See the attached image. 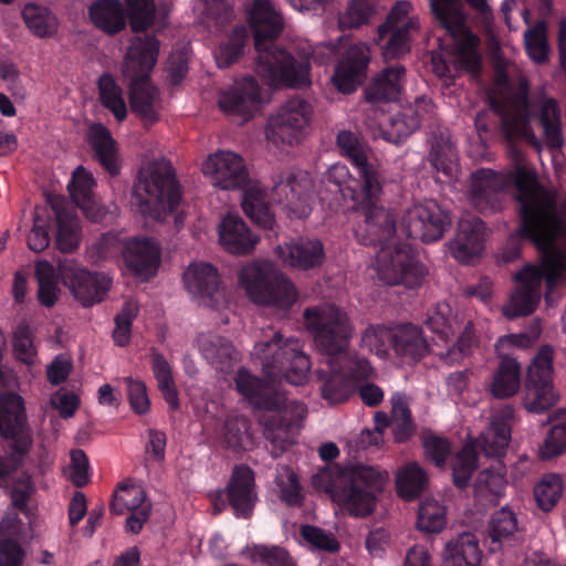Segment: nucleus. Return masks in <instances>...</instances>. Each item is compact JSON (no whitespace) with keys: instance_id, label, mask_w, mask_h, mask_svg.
Masks as SVG:
<instances>
[{"instance_id":"obj_1","label":"nucleus","mask_w":566,"mask_h":566,"mask_svg":"<svg viewBox=\"0 0 566 566\" xmlns=\"http://www.w3.org/2000/svg\"><path fill=\"white\" fill-rule=\"evenodd\" d=\"M510 154L514 170L509 175L485 168L472 172L468 189L471 205L482 213L500 210L501 192L512 182L522 219L515 237L533 239L539 245L555 235L566 237V201H555L538 186L520 149L512 145Z\"/></svg>"},{"instance_id":"obj_2","label":"nucleus","mask_w":566,"mask_h":566,"mask_svg":"<svg viewBox=\"0 0 566 566\" xmlns=\"http://www.w3.org/2000/svg\"><path fill=\"white\" fill-rule=\"evenodd\" d=\"M510 62L502 59L497 50L494 52L495 78L489 93V102L493 112L500 116L502 134L509 142L524 139L539 147L531 118L535 116L543 129L545 143L551 148L563 145L560 111L555 98L548 96L543 87L528 95V84L521 80L517 90L509 85Z\"/></svg>"},{"instance_id":"obj_3","label":"nucleus","mask_w":566,"mask_h":566,"mask_svg":"<svg viewBox=\"0 0 566 566\" xmlns=\"http://www.w3.org/2000/svg\"><path fill=\"white\" fill-rule=\"evenodd\" d=\"M252 355L262 366L268 381L264 382L247 369H241L235 377V387L258 408L272 409L279 403V398L272 397V381L284 378L287 382L298 386L307 379L310 358L303 353L302 345L296 338L283 339L276 332L270 340L259 342Z\"/></svg>"},{"instance_id":"obj_4","label":"nucleus","mask_w":566,"mask_h":566,"mask_svg":"<svg viewBox=\"0 0 566 566\" xmlns=\"http://www.w3.org/2000/svg\"><path fill=\"white\" fill-rule=\"evenodd\" d=\"M258 56L255 72L271 86L301 87L310 84V62L294 60L276 48L273 39L283 28V19L271 0H255L249 11Z\"/></svg>"},{"instance_id":"obj_5","label":"nucleus","mask_w":566,"mask_h":566,"mask_svg":"<svg viewBox=\"0 0 566 566\" xmlns=\"http://www.w3.org/2000/svg\"><path fill=\"white\" fill-rule=\"evenodd\" d=\"M541 251L542 258L537 264H526L514 274L515 286L510 293L501 312L507 319L531 315L542 298L543 282L546 286V297L558 285L566 281V250L553 247L557 240L566 242V237L555 235L543 244L530 239Z\"/></svg>"},{"instance_id":"obj_6","label":"nucleus","mask_w":566,"mask_h":566,"mask_svg":"<svg viewBox=\"0 0 566 566\" xmlns=\"http://www.w3.org/2000/svg\"><path fill=\"white\" fill-rule=\"evenodd\" d=\"M388 478L386 471L371 465H328L313 475L312 484L328 493L350 515L363 517L375 510V491H381Z\"/></svg>"},{"instance_id":"obj_7","label":"nucleus","mask_w":566,"mask_h":566,"mask_svg":"<svg viewBox=\"0 0 566 566\" xmlns=\"http://www.w3.org/2000/svg\"><path fill=\"white\" fill-rule=\"evenodd\" d=\"M159 42L150 35L136 36L125 56L123 74L130 80L129 104L145 124L159 119L163 101L159 91L149 82V73L157 62Z\"/></svg>"},{"instance_id":"obj_8","label":"nucleus","mask_w":566,"mask_h":566,"mask_svg":"<svg viewBox=\"0 0 566 566\" xmlns=\"http://www.w3.org/2000/svg\"><path fill=\"white\" fill-rule=\"evenodd\" d=\"M180 200L179 186L171 163L154 158L144 163L133 186L132 206L145 219L164 221Z\"/></svg>"},{"instance_id":"obj_9","label":"nucleus","mask_w":566,"mask_h":566,"mask_svg":"<svg viewBox=\"0 0 566 566\" xmlns=\"http://www.w3.org/2000/svg\"><path fill=\"white\" fill-rule=\"evenodd\" d=\"M240 286L258 305L287 312L298 300L294 283L269 262H254L243 266L238 275Z\"/></svg>"},{"instance_id":"obj_10","label":"nucleus","mask_w":566,"mask_h":566,"mask_svg":"<svg viewBox=\"0 0 566 566\" xmlns=\"http://www.w3.org/2000/svg\"><path fill=\"white\" fill-rule=\"evenodd\" d=\"M349 190L354 209L364 216V223L356 231L358 240L363 244L380 247L395 242L397 217L380 205L381 177Z\"/></svg>"},{"instance_id":"obj_11","label":"nucleus","mask_w":566,"mask_h":566,"mask_svg":"<svg viewBox=\"0 0 566 566\" xmlns=\"http://www.w3.org/2000/svg\"><path fill=\"white\" fill-rule=\"evenodd\" d=\"M306 329L318 350L332 358L344 353L354 334L348 314L334 304H319L303 313Z\"/></svg>"},{"instance_id":"obj_12","label":"nucleus","mask_w":566,"mask_h":566,"mask_svg":"<svg viewBox=\"0 0 566 566\" xmlns=\"http://www.w3.org/2000/svg\"><path fill=\"white\" fill-rule=\"evenodd\" d=\"M371 374L369 361L358 355H347L344 352L325 358L324 367L317 370L322 396L332 405L339 403L349 397L354 380L367 379Z\"/></svg>"},{"instance_id":"obj_13","label":"nucleus","mask_w":566,"mask_h":566,"mask_svg":"<svg viewBox=\"0 0 566 566\" xmlns=\"http://www.w3.org/2000/svg\"><path fill=\"white\" fill-rule=\"evenodd\" d=\"M377 279L387 285L413 289L421 285L427 271L410 244L392 242L380 247L373 262Z\"/></svg>"},{"instance_id":"obj_14","label":"nucleus","mask_w":566,"mask_h":566,"mask_svg":"<svg viewBox=\"0 0 566 566\" xmlns=\"http://www.w3.org/2000/svg\"><path fill=\"white\" fill-rule=\"evenodd\" d=\"M430 8L454 42L459 65L469 72H475L480 64L476 52L479 40L467 25L461 3L458 0H430Z\"/></svg>"},{"instance_id":"obj_15","label":"nucleus","mask_w":566,"mask_h":566,"mask_svg":"<svg viewBox=\"0 0 566 566\" xmlns=\"http://www.w3.org/2000/svg\"><path fill=\"white\" fill-rule=\"evenodd\" d=\"M312 115L313 107L306 99H287L269 118L265 128L266 139L275 146L298 144L305 135Z\"/></svg>"},{"instance_id":"obj_16","label":"nucleus","mask_w":566,"mask_h":566,"mask_svg":"<svg viewBox=\"0 0 566 566\" xmlns=\"http://www.w3.org/2000/svg\"><path fill=\"white\" fill-rule=\"evenodd\" d=\"M313 185L307 172L287 169L274 179L272 193L293 218H305L312 210Z\"/></svg>"},{"instance_id":"obj_17","label":"nucleus","mask_w":566,"mask_h":566,"mask_svg":"<svg viewBox=\"0 0 566 566\" xmlns=\"http://www.w3.org/2000/svg\"><path fill=\"white\" fill-rule=\"evenodd\" d=\"M57 270L63 283L83 306L102 302L112 285L109 275L88 272L73 259L61 261Z\"/></svg>"},{"instance_id":"obj_18","label":"nucleus","mask_w":566,"mask_h":566,"mask_svg":"<svg viewBox=\"0 0 566 566\" xmlns=\"http://www.w3.org/2000/svg\"><path fill=\"white\" fill-rule=\"evenodd\" d=\"M449 224V214L434 200L413 205L402 221L408 237L426 243L441 239Z\"/></svg>"},{"instance_id":"obj_19","label":"nucleus","mask_w":566,"mask_h":566,"mask_svg":"<svg viewBox=\"0 0 566 566\" xmlns=\"http://www.w3.org/2000/svg\"><path fill=\"white\" fill-rule=\"evenodd\" d=\"M187 291L202 306L220 311L226 308L228 301L220 285L217 269L207 262H192L184 273Z\"/></svg>"},{"instance_id":"obj_20","label":"nucleus","mask_w":566,"mask_h":566,"mask_svg":"<svg viewBox=\"0 0 566 566\" xmlns=\"http://www.w3.org/2000/svg\"><path fill=\"white\" fill-rule=\"evenodd\" d=\"M202 172L210 184L221 190H237L250 182L241 156L230 150H219L202 163Z\"/></svg>"},{"instance_id":"obj_21","label":"nucleus","mask_w":566,"mask_h":566,"mask_svg":"<svg viewBox=\"0 0 566 566\" xmlns=\"http://www.w3.org/2000/svg\"><path fill=\"white\" fill-rule=\"evenodd\" d=\"M344 42L346 50L337 64L332 81L342 93L355 91L361 75L370 61L368 45L363 42H352L348 38H338L337 43H329L331 50H336Z\"/></svg>"},{"instance_id":"obj_22","label":"nucleus","mask_w":566,"mask_h":566,"mask_svg":"<svg viewBox=\"0 0 566 566\" xmlns=\"http://www.w3.org/2000/svg\"><path fill=\"white\" fill-rule=\"evenodd\" d=\"M151 504L146 500L144 489L135 483L124 482L115 491L111 512L117 515L129 513L125 528L138 534L149 517Z\"/></svg>"},{"instance_id":"obj_23","label":"nucleus","mask_w":566,"mask_h":566,"mask_svg":"<svg viewBox=\"0 0 566 566\" xmlns=\"http://www.w3.org/2000/svg\"><path fill=\"white\" fill-rule=\"evenodd\" d=\"M220 109L227 115L238 116L247 122L259 109L260 94L256 81L244 77L223 91L218 101Z\"/></svg>"},{"instance_id":"obj_24","label":"nucleus","mask_w":566,"mask_h":566,"mask_svg":"<svg viewBox=\"0 0 566 566\" xmlns=\"http://www.w3.org/2000/svg\"><path fill=\"white\" fill-rule=\"evenodd\" d=\"M431 99L418 97L412 105L406 106L389 119L386 128H381V136L386 140L399 144L415 133L422 120L433 115Z\"/></svg>"},{"instance_id":"obj_25","label":"nucleus","mask_w":566,"mask_h":566,"mask_svg":"<svg viewBox=\"0 0 566 566\" xmlns=\"http://www.w3.org/2000/svg\"><path fill=\"white\" fill-rule=\"evenodd\" d=\"M0 432L7 439L14 440V449L23 453L31 444L25 431L23 400L20 396L8 394L0 397Z\"/></svg>"},{"instance_id":"obj_26","label":"nucleus","mask_w":566,"mask_h":566,"mask_svg":"<svg viewBox=\"0 0 566 566\" xmlns=\"http://www.w3.org/2000/svg\"><path fill=\"white\" fill-rule=\"evenodd\" d=\"M219 243L234 255H248L255 250L260 238L238 213L226 214L218 226Z\"/></svg>"},{"instance_id":"obj_27","label":"nucleus","mask_w":566,"mask_h":566,"mask_svg":"<svg viewBox=\"0 0 566 566\" xmlns=\"http://www.w3.org/2000/svg\"><path fill=\"white\" fill-rule=\"evenodd\" d=\"M485 227L475 216H463L458 223L454 239L450 242L452 255L462 263L473 261L483 250Z\"/></svg>"},{"instance_id":"obj_28","label":"nucleus","mask_w":566,"mask_h":566,"mask_svg":"<svg viewBox=\"0 0 566 566\" xmlns=\"http://www.w3.org/2000/svg\"><path fill=\"white\" fill-rule=\"evenodd\" d=\"M390 348L397 358L415 363L428 354L429 344L420 326L403 323L391 326Z\"/></svg>"},{"instance_id":"obj_29","label":"nucleus","mask_w":566,"mask_h":566,"mask_svg":"<svg viewBox=\"0 0 566 566\" xmlns=\"http://www.w3.org/2000/svg\"><path fill=\"white\" fill-rule=\"evenodd\" d=\"M124 259L127 268L144 280L153 276L160 262L158 243L149 238H135L126 243Z\"/></svg>"},{"instance_id":"obj_30","label":"nucleus","mask_w":566,"mask_h":566,"mask_svg":"<svg viewBox=\"0 0 566 566\" xmlns=\"http://www.w3.org/2000/svg\"><path fill=\"white\" fill-rule=\"evenodd\" d=\"M275 252L284 265L297 270L319 266L325 256L322 242L310 239L277 245Z\"/></svg>"},{"instance_id":"obj_31","label":"nucleus","mask_w":566,"mask_h":566,"mask_svg":"<svg viewBox=\"0 0 566 566\" xmlns=\"http://www.w3.org/2000/svg\"><path fill=\"white\" fill-rule=\"evenodd\" d=\"M49 203L55 214V244L61 252L72 253L80 247L82 238L80 220L60 197L50 198Z\"/></svg>"},{"instance_id":"obj_32","label":"nucleus","mask_w":566,"mask_h":566,"mask_svg":"<svg viewBox=\"0 0 566 566\" xmlns=\"http://www.w3.org/2000/svg\"><path fill=\"white\" fill-rule=\"evenodd\" d=\"M298 430V420L294 419L287 409L277 411L265 420L264 436L271 444L270 452L273 458L281 455L295 442Z\"/></svg>"},{"instance_id":"obj_33","label":"nucleus","mask_w":566,"mask_h":566,"mask_svg":"<svg viewBox=\"0 0 566 566\" xmlns=\"http://www.w3.org/2000/svg\"><path fill=\"white\" fill-rule=\"evenodd\" d=\"M254 473L247 465L237 467L227 488L228 497L235 514L248 516L256 501Z\"/></svg>"},{"instance_id":"obj_34","label":"nucleus","mask_w":566,"mask_h":566,"mask_svg":"<svg viewBox=\"0 0 566 566\" xmlns=\"http://www.w3.org/2000/svg\"><path fill=\"white\" fill-rule=\"evenodd\" d=\"M337 144L343 154L355 167L359 185L381 177L376 164L369 159L368 149L359 142L354 133L347 130L340 132L337 136Z\"/></svg>"},{"instance_id":"obj_35","label":"nucleus","mask_w":566,"mask_h":566,"mask_svg":"<svg viewBox=\"0 0 566 566\" xmlns=\"http://www.w3.org/2000/svg\"><path fill=\"white\" fill-rule=\"evenodd\" d=\"M481 559L478 537L464 532L444 544L440 566H480Z\"/></svg>"},{"instance_id":"obj_36","label":"nucleus","mask_w":566,"mask_h":566,"mask_svg":"<svg viewBox=\"0 0 566 566\" xmlns=\"http://www.w3.org/2000/svg\"><path fill=\"white\" fill-rule=\"evenodd\" d=\"M94 187L95 180L93 175L82 166L74 170L72 180L67 185L72 200L83 211L86 218L94 222H101L106 219L107 211L104 207H97L96 212L92 211L94 205Z\"/></svg>"},{"instance_id":"obj_37","label":"nucleus","mask_w":566,"mask_h":566,"mask_svg":"<svg viewBox=\"0 0 566 566\" xmlns=\"http://www.w3.org/2000/svg\"><path fill=\"white\" fill-rule=\"evenodd\" d=\"M514 410L504 406L491 417L489 427L482 432L480 442L488 457H499L511 440V421Z\"/></svg>"},{"instance_id":"obj_38","label":"nucleus","mask_w":566,"mask_h":566,"mask_svg":"<svg viewBox=\"0 0 566 566\" xmlns=\"http://www.w3.org/2000/svg\"><path fill=\"white\" fill-rule=\"evenodd\" d=\"M406 69L391 65L377 74L365 90V97L370 103L390 102L398 97L405 84Z\"/></svg>"},{"instance_id":"obj_39","label":"nucleus","mask_w":566,"mask_h":566,"mask_svg":"<svg viewBox=\"0 0 566 566\" xmlns=\"http://www.w3.org/2000/svg\"><path fill=\"white\" fill-rule=\"evenodd\" d=\"M86 139L95 159L111 175H117L119 171V155L117 144L111 132L104 125L95 123L90 125Z\"/></svg>"},{"instance_id":"obj_40","label":"nucleus","mask_w":566,"mask_h":566,"mask_svg":"<svg viewBox=\"0 0 566 566\" xmlns=\"http://www.w3.org/2000/svg\"><path fill=\"white\" fill-rule=\"evenodd\" d=\"M92 23L107 34H115L126 27V14L119 0H97L88 9Z\"/></svg>"},{"instance_id":"obj_41","label":"nucleus","mask_w":566,"mask_h":566,"mask_svg":"<svg viewBox=\"0 0 566 566\" xmlns=\"http://www.w3.org/2000/svg\"><path fill=\"white\" fill-rule=\"evenodd\" d=\"M242 199V209L244 213L259 227L264 229H273L275 226V217L266 201L264 190L259 184L250 181L244 187Z\"/></svg>"},{"instance_id":"obj_42","label":"nucleus","mask_w":566,"mask_h":566,"mask_svg":"<svg viewBox=\"0 0 566 566\" xmlns=\"http://www.w3.org/2000/svg\"><path fill=\"white\" fill-rule=\"evenodd\" d=\"M521 386V365L515 358H502L490 385L491 394L499 399L514 396Z\"/></svg>"},{"instance_id":"obj_43","label":"nucleus","mask_w":566,"mask_h":566,"mask_svg":"<svg viewBox=\"0 0 566 566\" xmlns=\"http://www.w3.org/2000/svg\"><path fill=\"white\" fill-rule=\"evenodd\" d=\"M465 316L448 303H438L429 313L426 325L443 339H449L457 332H460Z\"/></svg>"},{"instance_id":"obj_44","label":"nucleus","mask_w":566,"mask_h":566,"mask_svg":"<svg viewBox=\"0 0 566 566\" xmlns=\"http://www.w3.org/2000/svg\"><path fill=\"white\" fill-rule=\"evenodd\" d=\"M558 394L553 382L548 380L526 381L524 407L533 413H542L551 409L558 401Z\"/></svg>"},{"instance_id":"obj_45","label":"nucleus","mask_w":566,"mask_h":566,"mask_svg":"<svg viewBox=\"0 0 566 566\" xmlns=\"http://www.w3.org/2000/svg\"><path fill=\"white\" fill-rule=\"evenodd\" d=\"M379 0H348L338 17L342 30H353L366 25L377 14Z\"/></svg>"},{"instance_id":"obj_46","label":"nucleus","mask_w":566,"mask_h":566,"mask_svg":"<svg viewBox=\"0 0 566 566\" xmlns=\"http://www.w3.org/2000/svg\"><path fill=\"white\" fill-rule=\"evenodd\" d=\"M428 484V478L416 462L403 465L396 473V488L400 497L413 500L419 496Z\"/></svg>"},{"instance_id":"obj_47","label":"nucleus","mask_w":566,"mask_h":566,"mask_svg":"<svg viewBox=\"0 0 566 566\" xmlns=\"http://www.w3.org/2000/svg\"><path fill=\"white\" fill-rule=\"evenodd\" d=\"M27 28L39 38H51L57 32L59 21L45 7L28 3L22 10Z\"/></svg>"},{"instance_id":"obj_48","label":"nucleus","mask_w":566,"mask_h":566,"mask_svg":"<svg viewBox=\"0 0 566 566\" xmlns=\"http://www.w3.org/2000/svg\"><path fill=\"white\" fill-rule=\"evenodd\" d=\"M418 29L419 19L413 14L412 3L406 0L398 1L390 10L386 21L378 27V41L384 40L390 30L415 32Z\"/></svg>"},{"instance_id":"obj_49","label":"nucleus","mask_w":566,"mask_h":566,"mask_svg":"<svg viewBox=\"0 0 566 566\" xmlns=\"http://www.w3.org/2000/svg\"><path fill=\"white\" fill-rule=\"evenodd\" d=\"M35 276L38 280L39 302L45 307L53 306L61 292L54 266L46 260L38 261L35 264Z\"/></svg>"},{"instance_id":"obj_50","label":"nucleus","mask_w":566,"mask_h":566,"mask_svg":"<svg viewBox=\"0 0 566 566\" xmlns=\"http://www.w3.org/2000/svg\"><path fill=\"white\" fill-rule=\"evenodd\" d=\"M98 91L102 104L122 122L127 116V107L122 87L111 74H103L98 80Z\"/></svg>"},{"instance_id":"obj_51","label":"nucleus","mask_w":566,"mask_h":566,"mask_svg":"<svg viewBox=\"0 0 566 566\" xmlns=\"http://www.w3.org/2000/svg\"><path fill=\"white\" fill-rule=\"evenodd\" d=\"M518 531L515 514L507 507L497 511L491 520L489 536L492 542L491 551L501 548L502 543L512 538Z\"/></svg>"},{"instance_id":"obj_52","label":"nucleus","mask_w":566,"mask_h":566,"mask_svg":"<svg viewBox=\"0 0 566 566\" xmlns=\"http://www.w3.org/2000/svg\"><path fill=\"white\" fill-rule=\"evenodd\" d=\"M248 30L245 27H235L231 34L220 43L214 52V59L219 67H228L242 55Z\"/></svg>"},{"instance_id":"obj_53","label":"nucleus","mask_w":566,"mask_h":566,"mask_svg":"<svg viewBox=\"0 0 566 566\" xmlns=\"http://www.w3.org/2000/svg\"><path fill=\"white\" fill-rule=\"evenodd\" d=\"M151 366L158 389L161 391L165 400L171 409H178L179 399L177 388L172 379L171 369L166 358L159 354L151 355Z\"/></svg>"},{"instance_id":"obj_54","label":"nucleus","mask_w":566,"mask_h":566,"mask_svg":"<svg viewBox=\"0 0 566 566\" xmlns=\"http://www.w3.org/2000/svg\"><path fill=\"white\" fill-rule=\"evenodd\" d=\"M151 366L158 389L161 391L165 400L171 409H178L179 399L177 388L172 379L171 369L166 358L159 354L151 355Z\"/></svg>"},{"instance_id":"obj_55","label":"nucleus","mask_w":566,"mask_h":566,"mask_svg":"<svg viewBox=\"0 0 566 566\" xmlns=\"http://www.w3.org/2000/svg\"><path fill=\"white\" fill-rule=\"evenodd\" d=\"M242 555L253 563H262L268 566H295L287 551L280 546L253 544L247 546L242 551Z\"/></svg>"},{"instance_id":"obj_56","label":"nucleus","mask_w":566,"mask_h":566,"mask_svg":"<svg viewBox=\"0 0 566 566\" xmlns=\"http://www.w3.org/2000/svg\"><path fill=\"white\" fill-rule=\"evenodd\" d=\"M360 346L381 358L389 357L391 350V326L369 325L361 333Z\"/></svg>"},{"instance_id":"obj_57","label":"nucleus","mask_w":566,"mask_h":566,"mask_svg":"<svg viewBox=\"0 0 566 566\" xmlns=\"http://www.w3.org/2000/svg\"><path fill=\"white\" fill-rule=\"evenodd\" d=\"M391 427L397 441L406 440L413 431L408 401L403 395L396 392L391 396Z\"/></svg>"},{"instance_id":"obj_58","label":"nucleus","mask_w":566,"mask_h":566,"mask_svg":"<svg viewBox=\"0 0 566 566\" xmlns=\"http://www.w3.org/2000/svg\"><path fill=\"white\" fill-rule=\"evenodd\" d=\"M198 346L202 355L212 364H226L233 358L234 350L231 343L219 335H200Z\"/></svg>"},{"instance_id":"obj_59","label":"nucleus","mask_w":566,"mask_h":566,"mask_svg":"<svg viewBox=\"0 0 566 566\" xmlns=\"http://www.w3.org/2000/svg\"><path fill=\"white\" fill-rule=\"evenodd\" d=\"M224 441L234 451L251 449L253 439L248 419L243 417L227 419L224 423Z\"/></svg>"},{"instance_id":"obj_60","label":"nucleus","mask_w":566,"mask_h":566,"mask_svg":"<svg viewBox=\"0 0 566 566\" xmlns=\"http://www.w3.org/2000/svg\"><path fill=\"white\" fill-rule=\"evenodd\" d=\"M563 493V483L558 475H545L535 486L534 495L538 506L544 511H551Z\"/></svg>"},{"instance_id":"obj_61","label":"nucleus","mask_w":566,"mask_h":566,"mask_svg":"<svg viewBox=\"0 0 566 566\" xmlns=\"http://www.w3.org/2000/svg\"><path fill=\"white\" fill-rule=\"evenodd\" d=\"M446 524L444 507L434 500L423 501L418 510V526L428 533L440 532Z\"/></svg>"},{"instance_id":"obj_62","label":"nucleus","mask_w":566,"mask_h":566,"mask_svg":"<svg viewBox=\"0 0 566 566\" xmlns=\"http://www.w3.org/2000/svg\"><path fill=\"white\" fill-rule=\"evenodd\" d=\"M460 331V336L454 346L441 355V358L447 364L460 363L471 353L473 346L476 344V337L471 319H464Z\"/></svg>"},{"instance_id":"obj_63","label":"nucleus","mask_w":566,"mask_h":566,"mask_svg":"<svg viewBox=\"0 0 566 566\" xmlns=\"http://www.w3.org/2000/svg\"><path fill=\"white\" fill-rule=\"evenodd\" d=\"M504 488V475L489 469L480 472L475 482L476 494L491 503L502 495Z\"/></svg>"},{"instance_id":"obj_64","label":"nucleus","mask_w":566,"mask_h":566,"mask_svg":"<svg viewBox=\"0 0 566 566\" xmlns=\"http://www.w3.org/2000/svg\"><path fill=\"white\" fill-rule=\"evenodd\" d=\"M524 43L528 56L536 63H543L548 56V43L544 23H537L534 28L524 32Z\"/></svg>"}]
</instances>
